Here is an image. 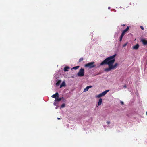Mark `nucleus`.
Here are the masks:
<instances>
[{"instance_id":"ddd939ff","label":"nucleus","mask_w":147,"mask_h":147,"mask_svg":"<svg viewBox=\"0 0 147 147\" xmlns=\"http://www.w3.org/2000/svg\"><path fill=\"white\" fill-rule=\"evenodd\" d=\"M64 98L63 97H62L61 98H57L55 99V101H57L58 102L60 101L62 99H63Z\"/></svg>"},{"instance_id":"6ab92c4d","label":"nucleus","mask_w":147,"mask_h":147,"mask_svg":"<svg viewBox=\"0 0 147 147\" xmlns=\"http://www.w3.org/2000/svg\"><path fill=\"white\" fill-rule=\"evenodd\" d=\"M140 27L141 28L142 30H144V28H143V26H140Z\"/></svg>"},{"instance_id":"f3484780","label":"nucleus","mask_w":147,"mask_h":147,"mask_svg":"<svg viewBox=\"0 0 147 147\" xmlns=\"http://www.w3.org/2000/svg\"><path fill=\"white\" fill-rule=\"evenodd\" d=\"M65 104L64 103H63L61 105V107L63 108V107H65Z\"/></svg>"},{"instance_id":"2eb2a0df","label":"nucleus","mask_w":147,"mask_h":147,"mask_svg":"<svg viewBox=\"0 0 147 147\" xmlns=\"http://www.w3.org/2000/svg\"><path fill=\"white\" fill-rule=\"evenodd\" d=\"M61 80H58L56 83V85L57 86H59L61 83Z\"/></svg>"},{"instance_id":"423d86ee","label":"nucleus","mask_w":147,"mask_h":147,"mask_svg":"<svg viewBox=\"0 0 147 147\" xmlns=\"http://www.w3.org/2000/svg\"><path fill=\"white\" fill-rule=\"evenodd\" d=\"M52 97L56 99L57 98H59V94L58 92H56L55 94H53Z\"/></svg>"},{"instance_id":"7ed1b4c3","label":"nucleus","mask_w":147,"mask_h":147,"mask_svg":"<svg viewBox=\"0 0 147 147\" xmlns=\"http://www.w3.org/2000/svg\"><path fill=\"white\" fill-rule=\"evenodd\" d=\"M129 28V26H127V28L126 29H125V30H123V32L121 34V35L120 36V38L119 41L120 42L121 41L123 36H124V35L125 34V32L128 30Z\"/></svg>"},{"instance_id":"dca6fc26","label":"nucleus","mask_w":147,"mask_h":147,"mask_svg":"<svg viewBox=\"0 0 147 147\" xmlns=\"http://www.w3.org/2000/svg\"><path fill=\"white\" fill-rule=\"evenodd\" d=\"M83 57H81L79 59L78 61L79 62H80L82 61L83 60Z\"/></svg>"},{"instance_id":"bb28decb","label":"nucleus","mask_w":147,"mask_h":147,"mask_svg":"<svg viewBox=\"0 0 147 147\" xmlns=\"http://www.w3.org/2000/svg\"><path fill=\"white\" fill-rule=\"evenodd\" d=\"M146 115H147V111L146 112Z\"/></svg>"},{"instance_id":"1a4fd4ad","label":"nucleus","mask_w":147,"mask_h":147,"mask_svg":"<svg viewBox=\"0 0 147 147\" xmlns=\"http://www.w3.org/2000/svg\"><path fill=\"white\" fill-rule=\"evenodd\" d=\"M102 102V98H100L98 100V106H99L101 105Z\"/></svg>"},{"instance_id":"20e7f679","label":"nucleus","mask_w":147,"mask_h":147,"mask_svg":"<svg viewBox=\"0 0 147 147\" xmlns=\"http://www.w3.org/2000/svg\"><path fill=\"white\" fill-rule=\"evenodd\" d=\"M109 90H107L103 92L102 93L96 96V97L99 98L100 97L104 96L109 91Z\"/></svg>"},{"instance_id":"aec40b11","label":"nucleus","mask_w":147,"mask_h":147,"mask_svg":"<svg viewBox=\"0 0 147 147\" xmlns=\"http://www.w3.org/2000/svg\"><path fill=\"white\" fill-rule=\"evenodd\" d=\"M107 123L108 124H109L110 123V122L109 121H107Z\"/></svg>"},{"instance_id":"9b49d317","label":"nucleus","mask_w":147,"mask_h":147,"mask_svg":"<svg viewBox=\"0 0 147 147\" xmlns=\"http://www.w3.org/2000/svg\"><path fill=\"white\" fill-rule=\"evenodd\" d=\"M70 69V68L68 66H66L64 68V70L65 72L68 71L69 70L68 69Z\"/></svg>"},{"instance_id":"0eeeda50","label":"nucleus","mask_w":147,"mask_h":147,"mask_svg":"<svg viewBox=\"0 0 147 147\" xmlns=\"http://www.w3.org/2000/svg\"><path fill=\"white\" fill-rule=\"evenodd\" d=\"M92 86H87L84 89V92H86L90 88H91L92 87Z\"/></svg>"},{"instance_id":"412c9836","label":"nucleus","mask_w":147,"mask_h":147,"mask_svg":"<svg viewBox=\"0 0 147 147\" xmlns=\"http://www.w3.org/2000/svg\"><path fill=\"white\" fill-rule=\"evenodd\" d=\"M120 103H121L122 104V105H123L124 104V103L122 101H120Z\"/></svg>"},{"instance_id":"f257e3e1","label":"nucleus","mask_w":147,"mask_h":147,"mask_svg":"<svg viewBox=\"0 0 147 147\" xmlns=\"http://www.w3.org/2000/svg\"><path fill=\"white\" fill-rule=\"evenodd\" d=\"M116 55L115 54L112 56H110L105 59L102 62L100 65H104L107 64L108 65L109 67L105 69L104 71L106 72H108L112 69H115L118 64L116 63L113 65V64L115 61V57Z\"/></svg>"},{"instance_id":"a211bd4d","label":"nucleus","mask_w":147,"mask_h":147,"mask_svg":"<svg viewBox=\"0 0 147 147\" xmlns=\"http://www.w3.org/2000/svg\"><path fill=\"white\" fill-rule=\"evenodd\" d=\"M127 45V43H125L123 45V47H124L125 46H126Z\"/></svg>"},{"instance_id":"393cba45","label":"nucleus","mask_w":147,"mask_h":147,"mask_svg":"<svg viewBox=\"0 0 147 147\" xmlns=\"http://www.w3.org/2000/svg\"><path fill=\"white\" fill-rule=\"evenodd\" d=\"M63 101H64V100H65L64 99V98H63Z\"/></svg>"},{"instance_id":"5701e85b","label":"nucleus","mask_w":147,"mask_h":147,"mask_svg":"<svg viewBox=\"0 0 147 147\" xmlns=\"http://www.w3.org/2000/svg\"><path fill=\"white\" fill-rule=\"evenodd\" d=\"M122 26H125V24H123V25H122Z\"/></svg>"},{"instance_id":"f8f14e48","label":"nucleus","mask_w":147,"mask_h":147,"mask_svg":"<svg viewBox=\"0 0 147 147\" xmlns=\"http://www.w3.org/2000/svg\"><path fill=\"white\" fill-rule=\"evenodd\" d=\"M66 86L65 82L64 81L63 82L60 86V88H61L65 86Z\"/></svg>"},{"instance_id":"a878e982","label":"nucleus","mask_w":147,"mask_h":147,"mask_svg":"<svg viewBox=\"0 0 147 147\" xmlns=\"http://www.w3.org/2000/svg\"><path fill=\"white\" fill-rule=\"evenodd\" d=\"M54 105H55V103H54Z\"/></svg>"},{"instance_id":"9d476101","label":"nucleus","mask_w":147,"mask_h":147,"mask_svg":"<svg viewBox=\"0 0 147 147\" xmlns=\"http://www.w3.org/2000/svg\"><path fill=\"white\" fill-rule=\"evenodd\" d=\"M141 41L144 45H147V40H146L145 39H143Z\"/></svg>"},{"instance_id":"b1692460","label":"nucleus","mask_w":147,"mask_h":147,"mask_svg":"<svg viewBox=\"0 0 147 147\" xmlns=\"http://www.w3.org/2000/svg\"><path fill=\"white\" fill-rule=\"evenodd\" d=\"M57 119H60V118H57Z\"/></svg>"},{"instance_id":"39448f33","label":"nucleus","mask_w":147,"mask_h":147,"mask_svg":"<svg viewBox=\"0 0 147 147\" xmlns=\"http://www.w3.org/2000/svg\"><path fill=\"white\" fill-rule=\"evenodd\" d=\"M84 69L81 68L79 72L77 73V75L79 77H82L84 75Z\"/></svg>"},{"instance_id":"f03ea898","label":"nucleus","mask_w":147,"mask_h":147,"mask_svg":"<svg viewBox=\"0 0 147 147\" xmlns=\"http://www.w3.org/2000/svg\"><path fill=\"white\" fill-rule=\"evenodd\" d=\"M94 62H91L86 64L84 66L85 67H88L90 68H92L96 67V65L94 64Z\"/></svg>"},{"instance_id":"4be33fe9","label":"nucleus","mask_w":147,"mask_h":147,"mask_svg":"<svg viewBox=\"0 0 147 147\" xmlns=\"http://www.w3.org/2000/svg\"><path fill=\"white\" fill-rule=\"evenodd\" d=\"M124 87L125 88H126V85H125L124 86Z\"/></svg>"},{"instance_id":"4468645a","label":"nucleus","mask_w":147,"mask_h":147,"mask_svg":"<svg viewBox=\"0 0 147 147\" xmlns=\"http://www.w3.org/2000/svg\"><path fill=\"white\" fill-rule=\"evenodd\" d=\"M79 67V66H76L72 68L71 69V70H73V69L76 70V69H77Z\"/></svg>"},{"instance_id":"6e6552de","label":"nucleus","mask_w":147,"mask_h":147,"mask_svg":"<svg viewBox=\"0 0 147 147\" xmlns=\"http://www.w3.org/2000/svg\"><path fill=\"white\" fill-rule=\"evenodd\" d=\"M139 45L138 44H137L135 46H134L133 47V48L134 49L137 50V49L139 47Z\"/></svg>"}]
</instances>
